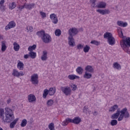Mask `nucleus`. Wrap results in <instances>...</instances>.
<instances>
[{"label":"nucleus","instance_id":"44","mask_svg":"<svg viewBox=\"0 0 130 130\" xmlns=\"http://www.w3.org/2000/svg\"><path fill=\"white\" fill-rule=\"evenodd\" d=\"M71 88H72V91H76L77 89H78V87L77 86V85L73 84V85H71Z\"/></svg>","mask_w":130,"mask_h":130},{"label":"nucleus","instance_id":"39","mask_svg":"<svg viewBox=\"0 0 130 130\" xmlns=\"http://www.w3.org/2000/svg\"><path fill=\"white\" fill-rule=\"evenodd\" d=\"M127 112V109L126 108H124L122 109L121 111H120V113H121V115H123Z\"/></svg>","mask_w":130,"mask_h":130},{"label":"nucleus","instance_id":"53","mask_svg":"<svg viewBox=\"0 0 130 130\" xmlns=\"http://www.w3.org/2000/svg\"><path fill=\"white\" fill-rule=\"evenodd\" d=\"M29 56H30V55L29 54H25L24 55V58H25V59H27V58H29Z\"/></svg>","mask_w":130,"mask_h":130},{"label":"nucleus","instance_id":"49","mask_svg":"<svg viewBox=\"0 0 130 130\" xmlns=\"http://www.w3.org/2000/svg\"><path fill=\"white\" fill-rule=\"evenodd\" d=\"M40 14L42 16V18H46V13L43 12H41Z\"/></svg>","mask_w":130,"mask_h":130},{"label":"nucleus","instance_id":"29","mask_svg":"<svg viewBox=\"0 0 130 130\" xmlns=\"http://www.w3.org/2000/svg\"><path fill=\"white\" fill-rule=\"evenodd\" d=\"M30 52L28 53L29 54V56L31 57V58H32L33 59L34 58H36V52H34L33 51H29Z\"/></svg>","mask_w":130,"mask_h":130},{"label":"nucleus","instance_id":"62","mask_svg":"<svg viewBox=\"0 0 130 130\" xmlns=\"http://www.w3.org/2000/svg\"><path fill=\"white\" fill-rule=\"evenodd\" d=\"M95 90H96V88L95 87H94V89L93 90V92H94V91H95Z\"/></svg>","mask_w":130,"mask_h":130},{"label":"nucleus","instance_id":"37","mask_svg":"<svg viewBox=\"0 0 130 130\" xmlns=\"http://www.w3.org/2000/svg\"><path fill=\"white\" fill-rule=\"evenodd\" d=\"M90 43L91 44H94V45L98 46L100 44V42L96 40H93L90 42Z\"/></svg>","mask_w":130,"mask_h":130},{"label":"nucleus","instance_id":"6","mask_svg":"<svg viewBox=\"0 0 130 130\" xmlns=\"http://www.w3.org/2000/svg\"><path fill=\"white\" fill-rule=\"evenodd\" d=\"M60 90L66 95V96H69V95H71L72 94V89H71V87L69 86L66 87H60Z\"/></svg>","mask_w":130,"mask_h":130},{"label":"nucleus","instance_id":"17","mask_svg":"<svg viewBox=\"0 0 130 130\" xmlns=\"http://www.w3.org/2000/svg\"><path fill=\"white\" fill-rule=\"evenodd\" d=\"M17 67L18 70L23 71V70H24V63L20 60H18Z\"/></svg>","mask_w":130,"mask_h":130},{"label":"nucleus","instance_id":"52","mask_svg":"<svg viewBox=\"0 0 130 130\" xmlns=\"http://www.w3.org/2000/svg\"><path fill=\"white\" fill-rule=\"evenodd\" d=\"M119 37H123V33H122V30H120V32H119Z\"/></svg>","mask_w":130,"mask_h":130},{"label":"nucleus","instance_id":"18","mask_svg":"<svg viewBox=\"0 0 130 130\" xmlns=\"http://www.w3.org/2000/svg\"><path fill=\"white\" fill-rule=\"evenodd\" d=\"M49 91V95L50 96H53L54 94H55V92H56V89L55 87H51L48 90Z\"/></svg>","mask_w":130,"mask_h":130},{"label":"nucleus","instance_id":"32","mask_svg":"<svg viewBox=\"0 0 130 130\" xmlns=\"http://www.w3.org/2000/svg\"><path fill=\"white\" fill-rule=\"evenodd\" d=\"M16 7H17V4L15 2H13L9 5V9L10 10H14Z\"/></svg>","mask_w":130,"mask_h":130},{"label":"nucleus","instance_id":"16","mask_svg":"<svg viewBox=\"0 0 130 130\" xmlns=\"http://www.w3.org/2000/svg\"><path fill=\"white\" fill-rule=\"evenodd\" d=\"M98 9H105L106 8V3L103 2H100L99 4L95 6Z\"/></svg>","mask_w":130,"mask_h":130},{"label":"nucleus","instance_id":"43","mask_svg":"<svg viewBox=\"0 0 130 130\" xmlns=\"http://www.w3.org/2000/svg\"><path fill=\"white\" fill-rule=\"evenodd\" d=\"M0 10L2 12H5L6 11V6L4 5H0Z\"/></svg>","mask_w":130,"mask_h":130},{"label":"nucleus","instance_id":"5","mask_svg":"<svg viewBox=\"0 0 130 130\" xmlns=\"http://www.w3.org/2000/svg\"><path fill=\"white\" fill-rule=\"evenodd\" d=\"M104 38L108 39L109 45L113 46L115 44V39L112 36V34L108 32H105L104 35Z\"/></svg>","mask_w":130,"mask_h":130},{"label":"nucleus","instance_id":"23","mask_svg":"<svg viewBox=\"0 0 130 130\" xmlns=\"http://www.w3.org/2000/svg\"><path fill=\"white\" fill-rule=\"evenodd\" d=\"M113 67L114 69H116V70H121V66L117 62H114L113 64Z\"/></svg>","mask_w":130,"mask_h":130},{"label":"nucleus","instance_id":"15","mask_svg":"<svg viewBox=\"0 0 130 130\" xmlns=\"http://www.w3.org/2000/svg\"><path fill=\"white\" fill-rule=\"evenodd\" d=\"M47 51H43V54L41 57V59L43 60V61H45L46 60H47Z\"/></svg>","mask_w":130,"mask_h":130},{"label":"nucleus","instance_id":"57","mask_svg":"<svg viewBox=\"0 0 130 130\" xmlns=\"http://www.w3.org/2000/svg\"><path fill=\"white\" fill-rule=\"evenodd\" d=\"M10 103H11V99H9L7 100V104H10Z\"/></svg>","mask_w":130,"mask_h":130},{"label":"nucleus","instance_id":"30","mask_svg":"<svg viewBox=\"0 0 130 130\" xmlns=\"http://www.w3.org/2000/svg\"><path fill=\"white\" fill-rule=\"evenodd\" d=\"M7 49V46L6 45V42L5 41L2 42V51L3 52L6 51Z\"/></svg>","mask_w":130,"mask_h":130},{"label":"nucleus","instance_id":"33","mask_svg":"<svg viewBox=\"0 0 130 130\" xmlns=\"http://www.w3.org/2000/svg\"><path fill=\"white\" fill-rule=\"evenodd\" d=\"M27 120L25 119H24L22 120L20 125L22 127H24L26 126V125H27Z\"/></svg>","mask_w":130,"mask_h":130},{"label":"nucleus","instance_id":"13","mask_svg":"<svg viewBox=\"0 0 130 130\" xmlns=\"http://www.w3.org/2000/svg\"><path fill=\"white\" fill-rule=\"evenodd\" d=\"M120 115V109H118L116 111V112L112 115L111 118L112 119H117L119 117Z\"/></svg>","mask_w":130,"mask_h":130},{"label":"nucleus","instance_id":"3","mask_svg":"<svg viewBox=\"0 0 130 130\" xmlns=\"http://www.w3.org/2000/svg\"><path fill=\"white\" fill-rule=\"evenodd\" d=\"M37 35L41 38L43 42L46 44H48L51 42V37L49 34L45 33V30H40L37 32Z\"/></svg>","mask_w":130,"mask_h":130},{"label":"nucleus","instance_id":"54","mask_svg":"<svg viewBox=\"0 0 130 130\" xmlns=\"http://www.w3.org/2000/svg\"><path fill=\"white\" fill-rule=\"evenodd\" d=\"M4 4H5V0H1L0 6H4Z\"/></svg>","mask_w":130,"mask_h":130},{"label":"nucleus","instance_id":"60","mask_svg":"<svg viewBox=\"0 0 130 130\" xmlns=\"http://www.w3.org/2000/svg\"><path fill=\"white\" fill-rule=\"evenodd\" d=\"M98 113H97V112L96 111H95L93 113V115H97Z\"/></svg>","mask_w":130,"mask_h":130},{"label":"nucleus","instance_id":"55","mask_svg":"<svg viewBox=\"0 0 130 130\" xmlns=\"http://www.w3.org/2000/svg\"><path fill=\"white\" fill-rule=\"evenodd\" d=\"M33 31V27L32 26H29L28 32H32Z\"/></svg>","mask_w":130,"mask_h":130},{"label":"nucleus","instance_id":"42","mask_svg":"<svg viewBox=\"0 0 130 130\" xmlns=\"http://www.w3.org/2000/svg\"><path fill=\"white\" fill-rule=\"evenodd\" d=\"M96 0H90V3H91V6L92 8H95V6H96Z\"/></svg>","mask_w":130,"mask_h":130},{"label":"nucleus","instance_id":"20","mask_svg":"<svg viewBox=\"0 0 130 130\" xmlns=\"http://www.w3.org/2000/svg\"><path fill=\"white\" fill-rule=\"evenodd\" d=\"M85 70L86 72H88L89 73H94V69H93V67L90 65L87 66Z\"/></svg>","mask_w":130,"mask_h":130},{"label":"nucleus","instance_id":"24","mask_svg":"<svg viewBox=\"0 0 130 130\" xmlns=\"http://www.w3.org/2000/svg\"><path fill=\"white\" fill-rule=\"evenodd\" d=\"M80 78L79 76H78L76 75H69L68 76V78L69 79V80H75V79H79Z\"/></svg>","mask_w":130,"mask_h":130},{"label":"nucleus","instance_id":"8","mask_svg":"<svg viewBox=\"0 0 130 130\" xmlns=\"http://www.w3.org/2000/svg\"><path fill=\"white\" fill-rule=\"evenodd\" d=\"M12 75L14 77H16L17 78H19L20 76H24V75H25V73L23 72V71H20V72H19L17 70L13 69Z\"/></svg>","mask_w":130,"mask_h":130},{"label":"nucleus","instance_id":"46","mask_svg":"<svg viewBox=\"0 0 130 130\" xmlns=\"http://www.w3.org/2000/svg\"><path fill=\"white\" fill-rule=\"evenodd\" d=\"M123 115L120 114V116L118 117V121H121L124 118Z\"/></svg>","mask_w":130,"mask_h":130},{"label":"nucleus","instance_id":"7","mask_svg":"<svg viewBox=\"0 0 130 130\" xmlns=\"http://www.w3.org/2000/svg\"><path fill=\"white\" fill-rule=\"evenodd\" d=\"M30 82L33 85H38L39 81H38V75L34 74L31 76Z\"/></svg>","mask_w":130,"mask_h":130},{"label":"nucleus","instance_id":"27","mask_svg":"<svg viewBox=\"0 0 130 130\" xmlns=\"http://www.w3.org/2000/svg\"><path fill=\"white\" fill-rule=\"evenodd\" d=\"M83 71H84V69L81 67H78L76 69V72L77 74H78V75H82V74H83Z\"/></svg>","mask_w":130,"mask_h":130},{"label":"nucleus","instance_id":"58","mask_svg":"<svg viewBox=\"0 0 130 130\" xmlns=\"http://www.w3.org/2000/svg\"><path fill=\"white\" fill-rule=\"evenodd\" d=\"M2 39H4V37L2 35H0V41L2 40Z\"/></svg>","mask_w":130,"mask_h":130},{"label":"nucleus","instance_id":"11","mask_svg":"<svg viewBox=\"0 0 130 130\" xmlns=\"http://www.w3.org/2000/svg\"><path fill=\"white\" fill-rule=\"evenodd\" d=\"M28 101L29 103L36 102V96L33 94H30L27 96Z\"/></svg>","mask_w":130,"mask_h":130},{"label":"nucleus","instance_id":"41","mask_svg":"<svg viewBox=\"0 0 130 130\" xmlns=\"http://www.w3.org/2000/svg\"><path fill=\"white\" fill-rule=\"evenodd\" d=\"M48 127L50 130H55L54 129V124L53 123H51L49 124Z\"/></svg>","mask_w":130,"mask_h":130},{"label":"nucleus","instance_id":"4","mask_svg":"<svg viewBox=\"0 0 130 130\" xmlns=\"http://www.w3.org/2000/svg\"><path fill=\"white\" fill-rule=\"evenodd\" d=\"M120 46L128 54H130V50L128 47H130V38H126L125 40L120 41Z\"/></svg>","mask_w":130,"mask_h":130},{"label":"nucleus","instance_id":"19","mask_svg":"<svg viewBox=\"0 0 130 130\" xmlns=\"http://www.w3.org/2000/svg\"><path fill=\"white\" fill-rule=\"evenodd\" d=\"M25 9L27 10H32L34 7H35V4L34 3H32L31 4L25 3Z\"/></svg>","mask_w":130,"mask_h":130},{"label":"nucleus","instance_id":"14","mask_svg":"<svg viewBox=\"0 0 130 130\" xmlns=\"http://www.w3.org/2000/svg\"><path fill=\"white\" fill-rule=\"evenodd\" d=\"M13 121H12L11 122H10V128H14V127H15V125H16V124H17V122H18V120H19V118H17L16 119H14L13 120Z\"/></svg>","mask_w":130,"mask_h":130},{"label":"nucleus","instance_id":"21","mask_svg":"<svg viewBox=\"0 0 130 130\" xmlns=\"http://www.w3.org/2000/svg\"><path fill=\"white\" fill-rule=\"evenodd\" d=\"M117 25L120 27H126L127 26V23L123 22L122 21H118L117 22Z\"/></svg>","mask_w":130,"mask_h":130},{"label":"nucleus","instance_id":"31","mask_svg":"<svg viewBox=\"0 0 130 130\" xmlns=\"http://www.w3.org/2000/svg\"><path fill=\"white\" fill-rule=\"evenodd\" d=\"M48 94H49V92L48 91V89H44V93L43 94V98H44V99H46V97H47V95H48Z\"/></svg>","mask_w":130,"mask_h":130},{"label":"nucleus","instance_id":"25","mask_svg":"<svg viewBox=\"0 0 130 130\" xmlns=\"http://www.w3.org/2000/svg\"><path fill=\"white\" fill-rule=\"evenodd\" d=\"M83 78H84V79H91L92 78V74L85 72L83 75Z\"/></svg>","mask_w":130,"mask_h":130},{"label":"nucleus","instance_id":"12","mask_svg":"<svg viewBox=\"0 0 130 130\" xmlns=\"http://www.w3.org/2000/svg\"><path fill=\"white\" fill-rule=\"evenodd\" d=\"M96 12L98 13H99L101 14V15H109V14H110L111 12L109 9H105V10H102V9H98L96 10Z\"/></svg>","mask_w":130,"mask_h":130},{"label":"nucleus","instance_id":"48","mask_svg":"<svg viewBox=\"0 0 130 130\" xmlns=\"http://www.w3.org/2000/svg\"><path fill=\"white\" fill-rule=\"evenodd\" d=\"M125 118H128L129 117V113L128 112H127L123 115Z\"/></svg>","mask_w":130,"mask_h":130},{"label":"nucleus","instance_id":"35","mask_svg":"<svg viewBox=\"0 0 130 130\" xmlns=\"http://www.w3.org/2000/svg\"><path fill=\"white\" fill-rule=\"evenodd\" d=\"M89 50H90V46L86 45L83 48V51H84V52H85V53H87V52H89Z\"/></svg>","mask_w":130,"mask_h":130},{"label":"nucleus","instance_id":"47","mask_svg":"<svg viewBox=\"0 0 130 130\" xmlns=\"http://www.w3.org/2000/svg\"><path fill=\"white\" fill-rule=\"evenodd\" d=\"M89 109H88V108L86 107H84L83 108V112L84 113H86V114H87V113H88V112H89Z\"/></svg>","mask_w":130,"mask_h":130},{"label":"nucleus","instance_id":"61","mask_svg":"<svg viewBox=\"0 0 130 130\" xmlns=\"http://www.w3.org/2000/svg\"><path fill=\"white\" fill-rule=\"evenodd\" d=\"M18 8L20 10V11H21V6H19Z\"/></svg>","mask_w":130,"mask_h":130},{"label":"nucleus","instance_id":"51","mask_svg":"<svg viewBox=\"0 0 130 130\" xmlns=\"http://www.w3.org/2000/svg\"><path fill=\"white\" fill-rule=\"evenodd\" d=\"M68 124H69V122L67 121V119H66V121L62 122V125H63L64 126H66V125H68Z\"/></svg>","mask_w":130,"mask_h":130},{"label":"nucleus","instance_id":"34","mask_svg":"<svg viewBox=\"0 0 130 130\" xmlns=\"http://www.w3.org/2000/svg\"><path fill=\"white\" fill-rule=\"evenodd\" d=\"M54 103V102L53 101V100H49L47 101V105L48 106H52Z\"/></svg>","mask_w":130,"mask_h":130},{"label":"nucleus","instance_id":"56","mask_svg":"<svg viewBox=\"0 0 130 130\" xmlns=\"http://www.w3.org/2000/svg\"><path fill=\"white\" fill-rule=\"evenodd\" d=\"M23 9H26V5L24 3L23 6H21V8L20 9V11H22Z\"/></svg>","mask_w":130,"mask_h":130},{"label":"nucleus","instance_id":"40","mask_svg":"<svg viewBox=\"0 0 130 130\" xmlns=\"http://www.w3.org/2000/svg\"><path fill=\"white\" fill-rule=\"evenodd\" d=\"M117 124V120L113 119L111 121V125L112 126H114V125H116Z\"/></svg>","mask_w":130,"mask_h":130},{"label":"nucleus","instance_id":"38","mask_svg":"<svg viewBox=\"0 0 130 130\" xmlns=\"http://www.w3.org/2000/svg\"><path fill=\"white\" fill-rule=\"evenodd\" d=\"M55 35L56 36H59L61 35V30L59 29H56L55 31Z\"/></svg>","mask_w":130,"mask_h":130},{"label":"nucleus","instance_id":"59","mask_svg":"<svg viewBox=\"0 0 130 130\" xmlns=\"http://www.w3.org/2000/svg\"><path fill=\"white\" fill-rule=\"evenodd\" d=\"M29 26H28L26 28V30H27V32H29Z\"/></svg>","mask_w":130,"mask_h":130},{"label":"nucleus","instance_id":"26","mask_svg":"<svg viewBox=\"0 0 130 130\" xmlns=\"http://www.w3.org/2000/svg\"><path fill=\"white\" fill-rule=\"evenodd\" d=\"M13 45L14 50L15 51H19V49H20V45L17 43V42H14Z\"/></svg>","mask_w":130,"mask_h":130},{"label":"nucleus","instance_id":"28","mask_svg":"<svg viewBox=\"0 0 130 130\" xmlns=\"http://www.w3.org/2000/svg\"><path fill=\"white\" fill-rule=\"evenodd\" d=\"M118 105H115L113 106H112L109 110V111L111 112H114L116 109H118Z\"/></svg>","mask_w":130,"mask_h":130},{"label":"nucleus","instance_id":"36","mask_svg":"<svg viewBox=\"0 0 130 130\" xmlns=\"http://www.w3.org/2000/svg\"><path fill=\"white\" fill-rule=\"evenodd\" d=\"M36 45L29 46L28 48V51H33V50H35V49H36Z\"/></svg>","mask_w":130,"mask_h":130},{"label":"nucleus","instance_id":"9","mask_svg":"<svg viewBox=\"0 0 130 130\" xmlns=\"http://www.w3.org/2000/svg\"><path fill=\"white\" fill-rule=\"evenodd\" d=\"M15 26L16 22L14 21H11L8 24L5 26V29L6 31H8V30H10V29L15 28Z\"/></svg>","mask_w":130,"mask_h":130},{"label":"nucleus","instance_id":"45","mask_svg":"<svg viewBox=\"0 0 130 130\" xmlns=\"http://www.w3.org/2000/svg\"><path fill=\"white\" fill-rule=\"evenodd\" d=\"M77 49H79L80 50V49H83V48H84V46L81 44H79L77 45Z\"/></svg>","mask_w":130,"mask_h":130},{"label":"nucleus","instance_id":"10","mask_svg":"<svg viewBox=\"0 0 130 130\" xmlns=\"http://www.w3.org/2000/svg\"><path fill=\"white\" fill-rule=\"evenodd\" d=\"M50 18L53 24H57L58 19H57V16L55 15V14L53 13L50 14Z\"/></svg>","mask_w":130,"mask_h":130},{"label":"nucleus","instance_id":"50","mask_svg":"<svg viewBox=\"0 0 130 130\" xmlns=\"http://www.w3.org/2000/svg\"><path fill=\"white\" fill-rule=\"evenodd\" d=\"M66 120L68 122H71L72 123H74V119H71L70 118H66Z\"/></svg>","mask_w":130,"mask_h":130},{"label":"nucleus","instance_id":"63","mask_svg":"<svg viewBox=\"0 0 130 130\" xmlns=\"http://www.w3.org/2000/svg\"><path fill=\"white\" fill-rule=\"evenodd\" d=\"M0 130H4V129H3V128H2L1 127H0Z\"/></svg>","mask_w":130,"mask_h":130},{"label":"nucleus","instance_id":"22","mask_svg":"<svg viewBox=\"0 0 130 130\" xmlns=\"http://www.w3.org/2000/svg\"><path fill=\"white\" fill-rule=\"evenodd\" d=\"M81 119L80 117H76L73 119V123L75 124H79L81 122Z\"/></svg>","mask_w":130,"mask_h":130},{"label":"nucleus","instance_id":"1","mask_svg":"<svg viewBox=\"0 0 130 130\" xmlns=\"http://www.w3.org/2000/svg\"><path fill=\"white\" fill-rule=\"evenodd\" d=\"M1 118L3 122L11 123L15 119L14 112L10 108H5V109L0 108V119Z\"/></svg>","mask_w":130,"mask_h":130},{"label":"nucleus","instance_id":"2","mask_svg":"<svg viewBox=\"0 0 130 130\" xmlns=\"http://www.w3.org/2000/svg\"><path fill=\"white\" fill-rule=\"evenodd\" d=\"M79 33V30L76 27L70 28L68 30V44L71 47H74L76 45L75 39L74 37L76 36Z\"/></svg>","mask_w":130,"mask_h":130}]
</instances>
